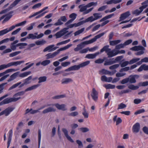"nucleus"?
Here are the masks:
<instances>
[{"mask_svg":"<svg viewBox=\"0 0 148 148\" xmlns=\"http://www.w3.org/2000/svg\"><path fill=\"white\" fill-rule=\"evenodd\" d=\"M47 106L50 107L44 110L42 112L43 114H45L50 112H55L56 109L53 107V106H55L59 110L65 111L67 109L66 105L64 104H60L57 103L54 104H49Z\"/></svg>","mask_w":148,"mask_h":148,"instance_id":"obj_1","label":"nucleus"},{"mask_svg":"<svg viewBox=\"0 0 148 148\" xmlns=\"http://www.w3.org/2000/svg\"><path fill=\"white\" fill-rule=\"evenodd\" d=\"M106 33V32L101 33L95 36L93 38L90 40L84 42L78 45L77 47L74 49V50L75 51H77L81 50L84 47L85 45H88L92 43L95 41L97 39L103 36Z\"/></svg>","mask_w":148,"mask_h":148,"instance_id":"obj_2","label":"nucleus"},{"mask_svg":"<svg viewBox=\"0 0 148 148\" xmlns=\"http://www.w3.org/2000/svg\"><path fill=\"white\" fill-rule=\"evenodd\" d=\"M88 8L87 4L86 5H85L84 4H81L78 6L79 11L81 12H83V14L84 15L89 13L93 9V8H91L87 10V8Z\"/></svg>","mask_w":148,"mask_h":148,"instance_id":"obj_3","label":"nucleus"},{"mask_svg":"<svg viewBox=\"0 0 148 148\" xmlns=\"http://www.w3.org/2000/svg\"><path fill=\"white\" fill-rule=\"evenodd\" d=\"M20 97L17 98L15 97H12L11 98H8L4 99L0 103V106L8 104L12 102L16 101L20 99Z\"/></svg>","mask_w":148,"mask_h":148,"instance_id":"obj_4","label":"nucleus"},{"mask_svg":"<svg viewBox=\"0 0 148 148\" xmlns=\"http://www.w3.org/2000/svg\"><path fill=\"white\" fill-rule=\"evenodd\" d=\"M98 93L95 88H93L91 94V96L92 99L95 102L97 101L98 99Z\"/></svg>","mask_w":148,"mask_h":148,"instance_id":"obj_5","label":"nucleus"},{"mask_svg":"<svg viewBox=\"0 0 148 148\" xmlns=\"http://www.w3.org/2000/svg\"><path fill=\"white\" fill-rule=\"evenodd\" d=\"M68 29V28H65L57 32L55 35L56 36V38H60L65 34L68 32L67 31Z\"/></svg>","mask_w":148,"mask_h":148,"instance_id":"obj_6","label":"nucleus"},{"mask_svg":"<svg viewBox=\"0 0 148 148\" xmlns=\"http://www.w3.org/2000/svg\"><path fill=\"white\" fill-rule=\"evenodd\" d=\"M146 6L142 5L139 9H136L132 12V14L137 16L139 15L144 9L146 8Z\"/></svg>","mask_w":148,"mask_h":148,"instance_id":"obj_7","label":"nucleus"},{"mask_svg":"<svg viewBox=\"0 0 148 148\" xmlns=\"http://www.w3.org/2000/svg\"><path fill=\"white\" fill-rule=\"evenodd\" d=\"M44 34L42 33H41L38 36L34 35V34H30L28 35V39H38L42 38Z\"/></svg>","mask_w":148,"mask_h":148,"instance_id":"obj_8","label":"nucleus"},{"mask_svg":"<svg viewBox=\"0 0 148 148\" xmlns=\"http://www.w3.org/2000/svg\"><path fill=\"white\" fill-rule=\"evenodd\" d=\"M106 53L108 58L113 57L118 54V53L116 52V50L115 49L111 50L110 49V50H109Z\"/></svg>","mask_w":148,"mask_h":148,"instance_id":"obj_9","label":"nucleus"},{"mask_svg":"<svg viewBox=\"0 0 148 148\" xmlns=\"http://www.w3.org/2000/svg\"><path fill=\"white\" fill-rule=\"evenodd\" d=\"M62 131L67 139L71 142L73 143L74 142V140L72 139L70 136L69 135L67 130L66 128H63L62 129Z\"/></svg>","mask_w":148,"mask_h":148,"instance_id":"obj_10","label":"nucleus"},{"mask_svg":"<svg viewBox=\"0 0 148 148\" xmlns=\"http://www.w3.org/2000/svg\"><path fill=\"white\" fill-rule=\"evenodd\" d=\"M139 77V76L137 75H131L128 77L129 79V82L131 84L134 83L136 82V78H138Z\"/></svg>","mask_w":148,"mask_h":148,"instance_id":"obj_11","label":"nucleus"},{"mask_svg":"<svg viewBox=\"0 0 148 148\" xmlns=\"http://www.w3.org/2000/svg\"><path fill=\"white\" fill-rule=\"evenodd\" d=\"M54 46V45H49L45 48L43 50V51L45 52L47 51H49L50 52L54 51L56 50L58 48V47H53Z\"/></svg>","mask_w":148,"mask_h":148,"instance_id":"obj_12","label":"nucleus"},{"mask_svg":"<svg viewBox=\"0 0 148 148\" xmlns=\"http://www.w3.org/2000/svg\"><path fill=\"white\" fill-rule=\"evenodd\" d=\"M24 61H17L14 62H12L8 64V68L12 66H16L18 65H19L22 63H24Z\"/></svg>","mask_w":148,"mask_h":148,"instance_id":"obj_13","label":"nucleus"},{"mask_svg":"<svg viewBox=\"0 0 148 148\" xmlns=\"http://www.w3.org/2000/svg\"><path fill=\"white\" fill-rule=\"evenodd\" d=\"M130 14L129 12H127L124 13L122 14L121 15V16L119 18L120 20L119 21L123 20L128 17L130 15Z\"/></svg>","mask_w":148,"mask_h":148,"instance_id":"obj_14","label":"nucleus"},{"mask_svg":"<svg viewBox=\"0 0 148 148\" xmlns=\"http://www.w3.org/2000/svg\"><path fill=\"white\" fill-rule=\"evenodd\" d=\"M12 12H10L7 14L3 16H5V17L4 18H5L2 21L3 23H5L10 19V18L12 17Z\"/></svg>","mask_w":148,"mask_h":148,"instance_id":"obj_15","label":"nucleus"},{"mask_svg":"<svg viewBox=\"0 0 148 148\" xmlns=\"http://www.w3.org/2000/svg\"><path fill=\"white\" fill-rule=\"evenodd\" d=\"M100 53L98 52L93 54H88L86 55L85 58L89 59H94Z\"/></svg>","mask_w":148,"mask_h":148,"instance_id":"obj_16","label":"nucleus"},{"mask_svg":"<svg viewBox=\"0 0 148 148\" xmlns=\"http://www.w3.org/2000/svg\"><path fill=\"white\" fill-rule=\"evenodd\" d=\"M20 73L19 72H17L13 73L10 77V78L8 79V82H10L16 79Z\"/></svg>","mask_w":148,"mask_h":148,"instance_id":"obj_17","label":"nucleus"},{"mask_svg":"<svg viewBox=\"0 0 148 148\" xmlns=\"http://www.w3.org/2000/svg\"><path fill=\"white\" fill-rule=\"evenodd\" d=\"M101 80L103 82H110L112 81V77H107L105 75H103L101 77Z\"/></svg>","mask_w":148,"mask_h":148,"instance_id":"obj_18","label":"nucleus"},{"mask_svg":"<svg viewBox=\"0 0 148 148\" xmlns=\"http://www.w3.org/2000/svg\"><path fill=\"white\" fill-rule=\"evenodd\" d=\"M130 50L134 51H139L140 50H145V49L141 46H136L130 48Z\"/></svg>","mask_w":148,"mask_h":148,"instance_id":"obj_19","label":"nucleus"},{"mask_svg":"<svg viewBox=\"0 0 148 148\" xmlns=\"http://www.w3.org/2000/svg\"><path fill=\"white\" fill-rule=\"evenodd\" d=\"M140 129V125L138 123H136L133 126L132 130L134 132L137 133L139 131Z\"/></svg>","mask_w":148,"mask_h":148,"instance_id":"obj_20","label":"nucleus"},{"mask_svg":"<svg viewBox=\"0 0 148 148\" xmlns=\"http://www.w3.org/2000/svg\"><path fill=\"white\" fill-rule=\"evenodd\" d=\"M113 121L116 123V125H117L121 123L122 122V120L120 117H118L117 115L115 116L113 118Z\"/></svg>","mask_w":148,"mask_h":148,"instance_id":"obj_21","label":"nucleus"},{"mask_svg":"<svg viewBox=\"0 0 148 148\" xmlns=\"http://www.w3.org/2000/svg\"><path fill=\"white\" fill-rule=\"evenodd\" d=\"M143 70L148 71V65H146L145 64L142 65L138 69L137 71L138 72H141Z\"/></svg>","mask_w":148,"mask_h":148,"instance_id":"obj_22","label":"nucleus"},{"mask_svg":"<svg viewBox=\"0 0 148 148\" xmlns=\"http://www.w3.org/2000/svg\"><path fill=\"white\" fill-rule=\"evenodd\" d=\"M13 110V109L12 108L9 107L3 111L5 115L8 116Z\"/></svg>","mask_w":148,"mask_h":148,"instance_id":"obj_23","label":"nucleus"},{"mask_svg":"<svg viewBox=\"0 0 148 148\" xmlns=\"http://www.w3.org/2000/svg\"><path fill=\"white\" fill-rule=\"evenodd\" d=\"M72 46V45L71 44L68 45L64 47L60 48L56 51L57 52V53L58 54L60 51H64L67 49H68Z\"/></svg>","mask_w":148,"mask_h":148,"instance_id":"obj_24","label":"nucleus"},{"mask_svg":"<svg viewBox=\"0 0 148 148\" xmlns=\"http://www.w3.org/2000/svg\"><path fill=\"white\" fill-rule=\"evenodd\" d=\"M113 60V58L105 61L104 64V65L105 66L110 65L116 63L115 61H114Z\"/></svg>","mask_w":148,"mask_h":148,"instance_id":"obj_25","label":"nucleus"},{"mask_svg":"<svg viewBox=\"0 0 148 148\" xmlns=\"http://www.w3.org/2000/svg\"><path fill=\"white\" fill-rule=\"evenodd\" d=\"M73 81V80L71 78H64L62 80V84H67L69 83L72 82Z\"/></svg>","mask_w":148,"mask_h":148,"instance_id":"obj_26","label":"nucleus"},{"mask_svg":"<svg viewBox=\"0 0 148 148\" xmlns=\"http://www.w3.org/2000/svg\"><path fill=\"white\" fill-rule=\"evenodd\" d=\"M58 54L57 53L56 51H55L53 53H49L47 54L46 56L47 57V59H49L52 58H53L55 56H56Z\"/></svg>","mask_w":148,"mask_h":148,"instance_id":"obj_27","label":"nucleus"},{"mask_svg":"<svg viewBox=\"0 0 148 148\" xmlns=\"http://www.w3.org/2000/svg\"><path fill=\"white\" fill-rule=\"evenodd\" d=\"M40 86V85L39 84H37L36 85H33L31 87H29L26 89L25 90V92H27L28 91L32 90H33L35 89L36 88H37L38 87Z\"/></svg>","mask_w":148,"mask_h":148,"instance_id":"obj_28","label":"nucleus"},{"mask_svg":"<svg viewBox=\"0 0 148 148\" xmlns=\"http://www.w3.org/2000/svg\"><path fill=\"white\" fill-rule=\"evenodd\" d=\"M121 41L120 40L110 41L109 42L110 45L111 46H114L120 43Z\"/></svg>","mask_w":148,"mask_h":148,"instance_id":"obj_29","label":"nucleus"},{"mask_svg":"<svg viewBox=\"0 0 148 148\" xmlns=\"http://www.w3.org/2000/svg\"><path fill=\"white\" fill-rule=\"evenodd\" d=\"M122 1V0H110L107 2L106 3L107 4H111L113 3L116 4L119 3Z\"/></svg>","mask_w":148,"mask_h":148,"instance_id":"obj_30","label":"nucleus"},{"mask_svg":"<svg viewBox=\"0 0 148 148\" xmlns=\"http://www.w3.org/2000/svg\"><path fill=\"white\" fill-rule=\"evenodd\" d=\"M31 72L30 71L24 72L23 73L19 74V76L20 77L24 78L31 74Z\"/></svg>","mask_w":148,"mask_h":148,"instance_id":"obj_31","label":"nucleus"},{"mask_svg":"<svg viewBox=\"0 0 148 148\" xmlns=\"http://www.w3.org/2000/svg\"><path fill=\"white\" fill-rule=\"evenodd\" d=\"M27 45V44L26 43H20L17 44V46L19 47L20 49H24Z\"/></svg>","mask_w":148,"mask_h":148,"instance_id":"obj_32","label":"nucleus"},{"mask_svg":"<svg viewBox=\"0 0 148 148\" xmlns=\"http://www.w3.org/2000/svg\"><path fill=\"white\" fill-rule=\"evenodd\" d=\"M95 21L94 17L92 16H90L88 18H87V19H85V20L83 21L84 23L90 22H92L93 21Z\"/></svg>","mask_w":148,"mask_h":148,"instance_id":"obj_33","label":"nucleus"},{"mask_svg":"<svg viewBox=\"0 0 148 148\" xmlns=\"http://www.w3.org/2000/svg\"><path fill=\"white\" fill-rule=\"evenodd\" d=\"M103 86L107 89H114L115 87V86L114 85L111 84H104L103 85Z\"/></svg>","mask_w":148,"mask_h":148,"instance_id":"obj_34","label":"nucleus"},{"mask_svg":"<svg viewBox=\"0 0 148 148\" xmlns=\"http://www.w3.org/2000/svg\"><path fill=\"white\" fill-rule=\"evenodd\" d=\"M101 72L102 74L112 75V74L111 72L105 69H103L101 71Z\"/></svg>","mask_w":148,"mask_h":148,"instance_id":"obj_35","label":"nucleus"},{"mask_svg":"<svg viewBox=\"0 0 148 148\" xmlns=\"http://www.w3.org/2000/svg\"><path fill=\"white\" fill-rule=\"evenodd\" d=\"M109 46L108 45H106L104 46L103 48L101 49L100 52L102 53L103 51H105L107 53L108 51L109 50H110V49L109 48Z\"/></svg>","mask_w":148,"mask_h":148,"instance_id":"obj_36","label":"nucleus"},{"mask_svg":"<svg viewBox=\"0 0 148 148\" xmlns=\"http://www.w3.org/2000/svg\"><path fill=\"white\" fill-rule=\"evenodd\" d=\"M93 17L95 20H97L102 17L101 14L99 13H95L93 14Z\"/></svg>","mask_w":148,"mask_h":148,"instance_id":"obj_37","label":"nucleus"},{"mask_svg":"<svg viewBox=\"0 0 148 148\" xmlns=\"http://www.w3.org/2000/svg\"><path fill=\"white\" fill-rule=\"evenodd\" d=\"M21 26L20 23H18L14 25H13L10 27L9 28H6L7 30L8 33L10 31H12V30L14 29L16 27Z\"/></svg>","mask_w":148,"mask_h":148,"instance_id":"obj_38","label":"nucleus"},{"mask_svg":"<svg viewBox=\"0 0 148 148\" xmlns=\"http://www.w3.org/2000/svg\"><path fill=\"white\" fill-rule=\"evenodd\" d=\"M13 131L12 130H11L8 132V143L10 144L11 141Z\"/></svg>","mask_w":148,"mask_h":148,"instance_id":"obj_39","label":"nucleus"},{"mask_svg":"<svg viewBox=\"0 0 148 148\" xmlns=\"http://www.w3.org/2000/svg\"><path fill=\"white\" fill-rule=\"evenodd\" d=\"M47 79V77L46 76H42L39 77L38 78L39 81L38 83H40L42 82H45Z\"/></svg>","mask_w":148,"mask_h":148,"instance_id":"obj_40","label":"nucleus"},{"mask_svg":"<svg viewBox=\"0 0 148 148\" xmlns=\"http://www.w3.org/2000/svg\"><path fill=\"white\" fill-rule=\"evenodd\" d=\"M139 88V86H135L133 84H130L128 86V88L132 90H135L138 89Z\"/></svg>","mask_w":148,"mask_h":148,"instance_id":"obj_41","label":"nucleus"},{"mask_svg":"<svg viewBox=\"0 0 148 148\" xmlns=\"http://www.w3.org/2000/svg\"><path fill=\"white\" fill-rule=\"evenodd\" d=\"M90 63V61L88 60L83 62L79 64L80 67V68H82L88 65Z\"/></svg>","mask_w":148,"mask_h":148,"instance_id":"obj_42","label":"nucleus"},{"mask_svg":"<svg viewBox=\"0 0 148 148\" xmlns=\"http://www.w3.org/2000/svg\"><path fill=\"white\" fill-rule=\"evenodd\" d=\"M140 59L139 58H133L132 59L130 60L129 62L130 64H132L134 63H136L140 60Z\"/></svg>","mask_w":148,"mask_h":148,"instance_id":"obj_43","label":"nucleus"},{"mask_svg":"<svg viewBox=\"0 0 148 148\" xmlns=\"http://www.w3.org/2000/svg\"><path fill=\"white\" fill-rule=\"evenodd\" d=\"M114 15V14H111L108 15V16H106L102 18L100 20V22H102L105 20H106V19H107L109 18H111Z\"/></svg>","mask_w":148,"mask_h":148,"instance_id":"obj_44","label":"nucleus"},{"mask_svg":"<svg viewBox=\"0 0 148 148\" xmlns=\"http://www.w3.org/2000/svg\"><path fill=\"white\" fill-rule=\"evenodd\" d=\"M84 29L85 28H83L76 31L74 33V36H76L82 33L84 31Z\"/></svg>","mask_w":148,"mask_h":148,"instance_id":"obj_45","label":"nucleus"},{"mask_svg":"<svg viewBox=\"0 0 148 148\" xmlns=\"http://www.w3.org/2000/svg\"><path fill=\"white\" fill-rule=\"evenodd\" d=\"M32 78V76L29 77L28 78H26L24 80V82H25V84H28L30 83V80Z\"/></svg>","mask_w":148,"mask_h":148,"instance_id":"obj_46","label":"nucleus"},{"mask_svg":"<svg viewBox=\"0 0 148 148\" xmlns=\"http://www.w3.org/2000/svg\"><path fill=\"white\" fill-rule=\"evenodd\" d=\"M46 42V41L44 40H42L40 41L38 40L35 42L36 45H42Z\"/></svg>","mask_w":148,"mask_h":148,"instance_id":"obj_47","label":"nucleus"},{"mask_svg":"<svg viewBox=\"0 0 148 148\" xmlns=\"http://www.w3.org/2000/svg\"><path fill=\"white\" fill-rule=\"evenodd\" d=\"M126 107V105L125 104L122 103L118 105L117 109V110L122 109L125 108Z\"/></svg>","mask_w":148,"mask_h":148,"instance_id":"obj_48","label":"nucleus"},{"mask_svg":"<svg viewBox=\"0 0 148 148\" xmlns=\"http://www.w3.org/2000/svg\"><path fill=\"white\" fill-rule=\"evenodd\" d=\"M71 67L72 71L78 70L80 68V67L79 64L78 65H75L71 66Z\"/></svg>","mask_w":148,"mask_h":148,"instance_id":"obj_49","label":"nucleus"},{"mask_svg":"<svg viewBox=\"0 0 148 148\" xmlns=\"http://www.w3.org/2000/svg\"><path fill=\"white\" fill-rule=\"evenodd\" d=\"M76 142L78 145V148H83V145L82 142L79 140H76Z\"/></svg>","mask_w":148,"mask_h":148,"instance_id":"obj_50","label":"nucleus"},{"mask_svg":"<svg viewBox=\"0 0 148 148\" xmlns=\"http://www.w3.org/2000/svg\"><path fill=\"white\" fill-rule=\"evenodd\" d=\"M50 62L51 61L50 60H45L41 62V65L43 66H45L49 64Z\"/></svg>","mask_w":148,"mask_h":148,"instance_id":"obj_51","label":"nucleus"},{"mask_svg":"<svg viewBox=\"0 0 148 148\" xmlns=\"http://www.w3.org/2000/svg\"><path fill=\"white\" fill-rule=\"evenodd\" d=\"M41 139V131L40 130H39L38 131V148H40V141Z\"/></svg>","mask_w":148,"mask_h":148,"instance_id":"obj_52","label":"nucleus"},{"mask_svg":"<svg viewBox=\"0 0 148 148\" xmlns=\"http://www.w3.org/2000/svg\"><path fill=\"white\" fill-rule=\"evenodd\" d=\"M121 66L123 68L127 66L128 64H130L129 62L128 61H125L122 62L121 64Z\"/></svg>","mask_w":148,"mask_h":148,"instance_id":"obj_53","label":"nucleus"},{"mask_svg":"<svg viewBox=\"0 0 148 148\" xmlns=\"http://www.w3.org/2000/svg\"><path fill=\"white\" fill-rule=\"evenodd\" d=\"M65 97V95H57L53 97L52 98L53 99H58L63 98Z\"/></svg>","mask_w":148,"mask_h":148,"instance_id":"obj_54","label":"nucleus"},{"mask_svg":"<svg viewBox=\"0 0 148 148\" xmlns=\"http://www.w3.org/2000/svg\"><path fill=\"white\" fill-rule=\"evenodd\" d=\"M139 87L140 86H145L148 85V82L146 81L143 82H141L138 84Z\"/></svg>","mask_w":148,"mask_h":148,"instance_id":"obj_55","label":"nucleus"},{"mask_svg":"<svg viewBox=\"0 0 148 148\" xmlns=\"http://www.w3.org/2000/svg\"><path fill=\"white\" fill-rule=\"evenodd\" d=\"M106 58H104L103 59H99L95 61V62L97 64H101L106 59Z\"/></svg>","mask_w":148,"mask_h":148,"instance_id":"obj_56","label":"nucleus"},{"mask_svg":"<svg viewBox=\"0 0 148 148\" xmlns=\"http://www.w3.org/2000/svg\"><path fill=\"white\" fill-rule=\"evenodd\" d=\"M80 130L83 132H88L89 131V128L87 127H81L79 129Z\"/></svg>","mask_w":148,"mask_h":148,"instance_id":"obj_57","label":"nucleus"},{"mask_svg":"<svg viewBox=\"0 0 148 148\" xmlns=\"http://www.w3.org/2000/svg\"><path fill=\"white\" fill-rule=\"evenodd\" d=\"M7 84V83H5L0 84V94H1L3 92V90L4 89V86Z\"/></svg>","mask_w":148,"mask_h":148,"instance_id":"obj_58","label":"nucleus"},{"mask_svg":"<svg viewBox=\"0 0 148 148\" xmlns=\"http://www.w3.org/2000/svg\"><path fill=\"white\" fill-rule=\"evenodd\" d=\"M8 68V64H3L0 65V71L5 69Z\"/></svg>","mask_w":148,"mask_h":148,"instance_id":"obj_59","label":"nucleus"},{"mask_svg":"<svg viewBox=\"0 0 148 148\" xmlns=\"http://www.w3.org/2000/svg\"><path fill=\"white\" fill-rule=\"evenodd\" d=\"M21 53V51H17L14 52L12 53H10V56L11 57H13L14 56H15L19 54L20 53Z\"/></svg>","mask_w":148,"mask_h":148,"instance_id":"obj_60","label":"nucleus"},{"mask_svg":"<svg viewBox=\"0 0 148 148\" xmlns=\"http://www.w3.org/2000/svg\"><path fill=\"white\" fill-rule=\"evenodd\" d=\"M119 66V64H115L110 66L109 68L111 70H113L118 68Z\"/></svg>","mask_w":148,"mask_h":148,"instance_id":"obj_61","label":"nucleus"},{"mask_svg":"<svg viewBox=\"0 0 148 148\" xmlns=\"http://www.w3.org/2000/svg\"><path fill=\"white\" fill-rule=\"evenodd\" d=\"M123 44H120L116 45L115 49L116 50L123 48L124 47Z\"/></svg>","mask_w":148,"mask_h":148,"instance_id":"obj_62","label":"nucleus"},{"mask_svg":"<svg viewBox=\"0 0 148 148\" xmlns=\"http://www.w3.org/2000/svg\"><path fill=\"white\" fill-rule=\"evenodd\" d=\"M42 4L41 3H38L34 5L32 7V8L35 9L40 8L41 5Z\"/></svg>","mask_w":148,"mask_h":148,"instance_id":"obj_63","label":"nucleus"},{"mask_svg":"<svg viewBox=\"0 0 148 148\" xmlns=\"http://www.w3.org/2000/svg\"><path fill=\"white\" fill-rule=\"evenodd\" d=\"M77 14L75 13H73L69 15V17L73 21L76 18Z\"/></svg>","mask_w":148,"mask_h":148,"instance_id":"obj_64","label":"nucleus"}]
</instances>
